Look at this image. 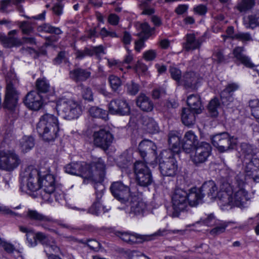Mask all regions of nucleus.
Wrapping results in <instances>:
<instances>
[{"label":"nucleus","mask_w":259,"mask_h":259,"mask_svg":"<svg viewBox=\"0 0 259 259\" xmlns=\"http://www.w3.org/2000/svg\"><path fill=\"white\" fill-rule=\"evenodd\" d=\"M22 182L28 190L36 192L41 189L40 195L47 201L52 202V195L56 188V180L50 174H41L33 166H29L21 173Z\"/></svg>","instance_id":"nucleus-1"},{"label":"nucleus","mask_w":259,"mask_h":259,"mask_svg":"<svg viewBox=\"0 0 259 259\" xmlns=\"http://www.w3.org/2000/svg\"><path fill=\"white\" fill-rule=\"evenodd\" d=\"M244 184V181L242 180H239L238 177L233 186L227 181L222 180L218 193V199L221 206L244 207L249 200L248 192L243 188Z\"/></svg>","instance_id":"nucleus-2"},{"label":"nucleus","mask_w":259,"mask_h":259,"mask_svg":"<svg viewBox=\"0 0 259 259\" xmlns=\"http://www.w3.org/2000/svg\"><path fill=\"white\" fill-rule=\"evenodd\" d=\"M241 154L246 164L245 167V178L252 180L254 182H259V158L256 154L258 149L254 146L243 143L241 145Z\"/></svg>","instance_id":"nucleus-3"},{"label":"nucleus","mask_w":259,"mask_h":259,"mask_svg":"<svg viewBox=\"0 0 259 259\" xmlns=\"http://www.w3.org/2000/svg\"><path fill=\"white\" fill-rule=\"evenodd\" d=\"M36 129L45 141H53L57 138L59 131L57 117L52 114H44L40 116Z\"/></svg>","instance_id":"nucleus-4"},{"label":"nucleus","mask_w":259,"mask_h":259,"mask_svg":"<svg viewBox=\"0 0 259 259\" xmlns=\"http://www.w3.org/2000/svg\"><path fill=\"white\" fill-rule=\"evenodd\" d=\"M56 109L59 115L68 120L78 118L82 112L81 106L77 101L63 97L57 101Z\"/></svg>","instance_id":"nucleus-5"},{"label":"nucleus","mask_w":259,"mask_h":259,"mask_svg":"<svg viewBox=\"0 0 259 259\" xmlns=\"http://www.w3.org/2000/svg\"><path fill=\"white\" fill-rule=\"evenodd\" d=\"M168 231L166 229H159L155 233L150 235H140L137 233L117 232V236L127 243L133 245L141 243L144 241L154 240L159 237L163 236L167 234Z\"/></svg>","instance_id":"nucleus-6"},{"label":"nucleus","mask_w":259,"mask_h":259,"mask_svg":"<svg viewBox=\"0 0 259 259\" xmlns=\"http://www.w3.org/2000/svg\"><path fill=\"white\" fill-rule=\"evenodd\" d=\"M159 169L164 177H174L177 174L178 164L174 154L170 151H163L161 153Z\"/></svg>","instance_id":"nucleus-7"},{"label":"nucleus","mask_w":259,"mask_h":259,"mask_svg":"<svg viewBox=\"0 0 259 259\" xmlns=\"http://www.w3.org/2000/svg\"><path fill=\"white\" fill-rule=\"evenodd\" d=\"M21 163L19 155L13 150H0V169L12 171Z\"/></svg>","instance_id":"nucleus-8"},{"label":"nucleus","mask_w":259,"mask_h":259,"mask_svg":"<svg viewBox=\"0 0 259 259\" xmlns=\"http://www.w3.org/2000/svg\"><path fill=\"white\" fill-rule=\"evenodd\" d=\"M211 151L210 145L205 142H201L190 153V159L193 163L198 166L205 162Z\"/></svg>","instance_id":"nucleus-9"},{"label":"nucleus","mask_w":259,"mask_h":259,"mask_svg":"<svg viewBox=\"0 0 259 259\" xmlns=\"http://www.w3.org/2000/svg\"><path fill=\"white\" fill-rule=\"evenodd\" d=\"M134 173L136 181L140 186L147 187L152 184L153 179L151 172L144 162L137 161L135 163Z\"/></svg>","instance_id":"nucleus-10"},{"label":"nucleus","mask_w":259,"mask_h":259,"mask_svg":"<svg viewBox=\"0 0 259 259\" xmlns=\"http://www.w3.org/2000/svg\"><path fill=\"white\" fill-rule=\"evenodd\" d=\"M187 192L180 188L175 189L172 197L171 201L174 211L171 214L173 218L179 217L180 213L186 209L188 207L187 199Z\"/></svg>","instance_id":"nucleus-11"},{"label":"nucleus","mask_w":259,"mask_h":259,"mask_svg":"<svg viewBox=\"0 0 259 259\" xmlns=\"http://www.w3.org/2000/svg\"><path fill=\"white\" fill-rule=\"evenodd\" d=\"M26 216L28 219L37 223L38 226H41L46 230L59 235L58 231L50 227L52 223L55 222L54 219L50 216L45 215L36 210L30 209H28L27 211Z\"/></svg>","instance_id":"nucleus-12"},{"label":"nucleus","mask_w":259,"mask_h":259,"mask_svg":"<svg viewBox=\"0 0 259 259\" xmlns=\"http://www.w3.org/2000/svg\"><path fill=\"white\" fill-rule=\"evenodd\" d=\"M18 31L13 30L8 33V35L0 34V41L6 48H11L13 46H19L22 43L30 45L35 44V39L33 37H23L22 40L15 37L14 35L17 34Z\"/></svg>","instance_id":"nucleus-13"},{"label":"nucleus","mask_w":259,"mask_h":259,"mask_svg":"<svg viewBox=\"0 0 259 259\" xmlns=\"http://www.w3.org/2000/svg\"><path fill=\"white\" fill-rule=\"evenodd\" d=\"M211 142L219 151L224 152L233 148L236 144V139L231 137L228 133L223 132L213 136Z\"/></svg>","instance_id":"nucleus-14"},{"label":"nucleus","mask_w":259,"mask_h":259,"mask_svg":"<svg viewBox=\"0 0 259 259\" xmlns=\"http://www.w3.org/2000/svg\"><path fill=\"white\" fill-rule=\"evenodd\" d=\"M94 144L103 150H107L113 142L114 137L109 130L101 128L94 132Z\"/></svg>","instance_id":"nucleus-15"},{"label":"nucleus","mask_w":259,"mask_h":259,"mask_svg":"<svg viewBox=\"0 0 259 259\" xmlns=\"http://www.w3.org/2000/svg\"><path fill=\"white\" fill-rule=\"evenodd\" d=\"M7 83L4 106L12 110L16 106L18 100V93L15 87L17 81L14 79L12 80L7 79Z\"/></svg>","instance_id":"nucleus-16"},{"label":"nucleus","mask_w":259,"mask_h":259,"mask_svg":"<svg viewBox=\"0 0 259 259\" xmlns=\"http://www.w3.org/2000/svg\"><path fill=\"white\" fill-rule=\"evenodd\" d=\"M88 165L83 162H71L65 166V170L67 173L81 176L84 179L92 178L93 173L89 169Z\"/></svg>","instance_id":"nucleus-17"},{"label":"nucleus","mask_w":259,"mask_h":259,"mask_svg":"<svg viewBox=\"0 0 259 259\" xmlns=\"http://www.w3.org/2000/svg\"><path fill=\"white\" fill-rule=\"evenodd\" d=\"M108 109L111 114L119 115H128L131 111L127 101L121 98L112 100L108 105Z\"/></svg>","instance_id":"nucleus-18"},{"label":"nucleus","mask_w":259,"mask_h":259,"mask_svg":"<svg viewBox=\"0 0 259 259\" xmlns=\"http://www.w3.org/2000/svg\"><path fill=\"white\" fill-rule=\"evenodd\" d=\"M110 189L114 197L122 202L127 201L130 197L129 188L121 182H113Z\"/></svg>","instance_id":"nucleus-19"},{"label":"nucleus","mask_w":259,"mask_h":259,"mask_svg":"<svg viewBox=\"0 0 259 259\" xmlns=\"http://www.w3.org/2000/svg\"><path fill=\"white\" fill-rule=\"evenodd\" d=\"M24 103L29 109L36 111L42 106V98L38 92L32 91L25 96Z\"/></svg>","instance_id":"nucleus-20"},{"label":"nucleus","mask_w":259,"mask_h":259,"mask_svg":"<svg viewBox=\"0 0 259 259\" xmlns=\"http://www.w3.org/2000/svg\"><path fill=\"white\" fill-rule=\"evenodd\" d=\"M91 71L92 69L90 67H76L69 71V77L75 82L85 81L91 77Z\"/></svg>","instance_id":"nucleus-21"},{"label":"nucleus","mask_w":259,"mask_h":259,"mask_svg":"<svg viewBox=\"0 0 259 259\" xmlns=\"http://www.w3.org/2000/svg\"><path fill=\"white\" fill-rule=\"evenodd\" d=\"M199 143L197 136L192 131H189L185 134L182 148L186 153H189Z\"/></svg>","instance_id":"nucleus-22"},{"label":"nucleus","mask_w":259,"mask_h":259,"mask_svg":"<svg viewBox=\"0 0 259 259\" xmlns=\"http://www.w3.org/2000/svg\"><path fill=\"white\" fill-rule=\"evenodd\" d=\"M245 49L243 47H236L233 50V55L236 64H242L246 67L253 68L254 65L250 58L244 54Z\"/></svg>","instance_id":"nucleus-23"},{"label":"nucleus","mask_w":259,"mask_h":259,"mask_svg":"<svg viewBox=\"0 0 259 259\" xmlns=\"http://www.w3.org/2000/svg\"><path fill=\"white\" fill-rule=\"evenodd\" d=\"M104 50L102 46L98 47H85L82 50H77L76 52V58L81 60L87 56L91 57L95 55L97 58L100 57L101 55L104 54Z\"/></svg>","instance_id":"nucleus-24"},{"label":"nucleus","mask_w":259,"mask_h":259,"mask_svg":"<svg viewBox=\"0 0 259 259\" xmlns=\"http://www.w3.org/2000/svg\"><path fill=\"white\" fill-rule=\"evenodd\" d=\"M89 169L92 171L95 177L99 178V181H103L105 177V164L101 158L94 159L90 164H88Z\"/></svg>","instance_id":"nucleus-25"},{"label":"nucleus","mask_w":259,"mask_h":259,"mask_svg":"<svg viewBox=\"0 0 259 259\" xmlns=\"http://www.w3.org/2000/svg\"><path fill=\"white\" fill-rule=\"evenodd\" d=\"M156 146L155 144L151 141L148 140H144L141 141L138 147L139 152L140 156L142 157L145 161L147 163L148 162L149 160L145 159V157L148 151H151L152 155L155 157L156 156Z\"/></svg>","instance_id":"nucleus-26"},{"label":"nucleus","mask_w":259,"mask_h":259,"mask_svg":"<svg viewBox=\"0 0 259 259\" xmlns=\"http://www.w3.org/2000/svg\"><path fill=\"white\" fill-rule=\"evenodd\" d=\"M239 85L235 83L228 84L226 88L221 93V99L223 104L228 105L234 100V92L238 90Z\"/></svg>","instance_id":"nucleus-27"},{"label":"nucleus","mask_w":259,"mask_h":259,"mask_svg":"<svg viewBox=\"0 0 259 259\" xmlns=\"http://www.w3.org/2000/svg\"><path fill=\"white\" fill-rule=\"evenodd\" d=\"M199 190L203 197L207 196L211 199L215 198L217 195L218 197L219 191H218V187L213 181H208L204 182Z\"/></svg>","instance_id":"nucleus-28"},{"label":"nucleus","mask_w":259,"mask_h":259,"mask_svg":"<svg viewBox=\"0 0 259 259\" xmlns=\"http://www.w3.org/2000/svg\"><path fill=\"white\" fill-rule=\"evenodd\" d=\"M198 78L196 73L193 71L186 72L183 76L182 82L186 89L194 90L196 89Z\"/></svg>","instance_id":"nucleus-29"},{"label":"nucleus","mask_w":259,"mask_h":259,"mask_svg":"<svg viewBox=\"0 0 259 259\" xmlns=\"http://www.w3.org/2000/svg\"><path fill=\"white\" fill-rule=\"evenodd\" d=\"M136 105L142 111L145 112L151 111L154 107L151 99L144 94H140L137 98Z\"/></svg>","instance_id":"nucleus-30"},{"label":"nucleus","mask_w":259,"mask_h":259,"mask_svg":"<svg viewBox=\"0 0 259 259\" xmlns=\"http://www.w3.org/2000/svg\"><path fill=\"white\" fill-rule=\"evenodd\" d=\"M188 204L191 206H196L201 202L203 196L199 189L196 188L191 189L187 193Z\"/></svg>","instance_id":"nucleus-31"},{"label":"nucleus","mask_w":259,"mask_h":259,"mask_svg":"<svg viewBox=\"0 0 259 259\" xmlns=\"http://www.w3.org/2000/svg\"><path fill=\"white\" fill-rule=\"evenodd\" d=\"M187 101L189 109L194 111L196 114H199L202 112L203 108L199 95H191L188 97Z\"/></svg>","instance_id":"nucleus-32"},{"label":"nucleus","mask_w":259,"mask_h":259,"mask_svg":"<svg viewBox=\"0 0 259 259\" xmlns=\"http://www.w3.org/2000/svg\"><path fill=\"white\" fill-rule=\"evenodd\" d=\"M141 123L143 128L148 133L154 134L158 131V126L155 120L151 117L145 116L141 118Z\"/></svg>","instance_id":"nucleus-33"},{"label":"nucleus","mask_w":259,"mask_h":259,"mask_svg":"<svg viewBox=\"0 0 259 259\" xmlns=\"http://www.w3.org/2000/svg\"><path fill=\"white\" fill-rule=\"evenodd\" d=\"M195 112L189 108H183L181 114V119L183 123L187 126L195 124L196 121Z\"/></svg>","instance_id":"nucleus-34"},{"label":"nucleus","mask_w":259,"mask_h":259,"mask_svg":"<svg viewBox=\"0 0 259 259\" xmlns=\"http://www.w3.org/2000/svg\"><path fill=\"white\" fill-rule=\"evenodd\" d=\"M130 213L135 215H142L147 210V204L141 200H135L130 203Z\"/></svg>","instance_id":"nucleus-35"},{"label":"nucleus","mask_w":259,"mask_h":259,"mask_svg":"<svg viewBox=\"0 0 259 259\" xmlns=\"http://www.w3.org/2000/svg\"><path fill=\"white\" fill-rule=\"evenodd\" d=\"M168 144L170 151L173 154L178 153L180 151V139L179 137L174 133H170L168 135Z\"/></svg>","instance_id":"nucleus-36"},{"label":"nucleus","mask_w":259,"mask_h":259,"mask_svg":"<svg viewBox=\"0 0 259 259\" xmlns=\"http://www.w3.org/2000/svg\"><path fill=\"white\" fill-rule=\"evenodd\" d=\"M19 146L23 153H27L34 146V139L32 136H23L19 141Z\"/></svg>","instance_id":"nucleus-37"},{"label":"nucleus","mask_w":259,"mask_h":259,"mask_svg":"<svg viewBox=\"0 0 259 259\" xmlns=\"http://www.w3.org/2000/svg\"><path fill=\"white\" fill-rule=\"evenodd\" d=\"M92 178H89L88 180L95 182L94 187L95 189L96 200L100 201L104 194L105 187L102 183L103 181H99V178L96 177L94 174Z\"/></svg>","instance_id":"nucleus-38"},{"label":"nucleus","mask_w":259,"mask_h":259,"mask_svg":"<svg viewBox=\"0 0 259 259\" xmlns=\"http://www.w3.org/2000/svg\"><path fill=\"white\" fill-rule=\"evenodd\" d=\"M201 45V42L195 38L193 34H189L186 36V42L184 44L185 49L189 51L198 49Z\"/></svg>","instance_id":"nucleus-39"},{"label":"nucleus","mask_w":259,"mask_h":259,"mask_svg":"<svg viewBox=\"0 0 259 259\" xmlns=\"http://www.w3.org/2000/svg\"><path fill=\"white\" fill-rule=\"evenodd\" d=\"M91 116L95 118L108 119L107 111L96 106L91 107L89 110Z\"/></svg>","instance_id":"nucleus-40"},{"label":"nucleus","mask_w":259,"mask_h":259,"mask_svg":"<svg viewBox=\"0 0 259 259\" xmlns=\"http://www.w3.org/2000/svg\"><path fill=\"white\" fill-rule=\"evenodd\" d=\"M35 238L42 244L46 245L47 248H51L53 251L58 249V247L55 245H50L48 237L42 232H37L35 234Z\"/></svg>","instance_id":"nucleus-41"},{"label":"nucleus","mask_w":259,"mask_h":259,"mask_svg":"<svg viewBox=\"0 0 259 259\" xmlns=\"http://www.w3.org/2000/svg\"><path fill=\"white\" fill-rule=\"evenodd\" d=\"M37 30L39 32L54 33L57 35L60 34L62 31L59 27H56L48 23L43 24L37 27Z\"/></svg>","instance_id":"nucleus-42"},{"label":"nucleus","mask_w":259,"mask_h":259,"mask_svg":"<svg viewBox=\"0 0 259 259\" xmlns=\"http://www.w3.org/2000/svg\"><path fill=\"white\" fill-rule=\"evenodd\" d=\"M36 88L37 92L40 93H48L50 88V84L47 79L45 78H38L36 81Z\"/></svg>","instance_id":"nucleus-43"},{"label":"nucleus","mask_w":259,"mask_h":259,"mask_svg":"<svg viewBox=\"0 0 259 259\" xmlns=\"http://www.w3.org/2000/svg\"><path fill=\"white\" fill-rule=\"evenodd\" d=\"M219 101L217 98L212 99L208 105V110L210 115L212 117H216L219 114L218 109L220 107Z\"/></svg>","instance_id":"nucleus-44"},{"label":"nucleus","mask_w":259,"mask_h":259,"mask_svg":"<svg viewBox=\"0 0 259 259\" xmlns=\"http://www.w3.org/2000/svg\"><path fill=\"white\" fill-rule=\"evenodd\" d=\"M247 19L248 23L246 24V28L253 29L259 26V10H257L251 15H249Z\"/></svg>","instance_id":"nucleus-45"},{"label":"nucleus","mask_w":259,"mask_h":259,"mask_svg":"<svg viewBox=\"0 0 259 259\" xmlns=\"http://www.w3.org/2000/svg\"><path fill=\"white\" fill-rule=\"evenodd\" d=\"M234 39L241 41L243 44L253 40L251 34L249 32H239L235 34Z\"/></svg>","instance_id":"nucleus-46"},{"label":"nucleus","mask_w":259,"mask_h":259,"mask_svg":"<svg viewBox=\"0 0 259 259\" xmlns=\"http://www.w3.org/2000/svg\"><path fill=\"white\" fill-rule=\"evenodd\" d=\"M255 4L254 0H243L237 5L236 8L240 12H245L251 9Z\"/></svg>","instance_id":"nucleus-47"},{"label":"nucleus","mask_w":259,"mask_h":259,"mask_svg":"<svg viewBox=\"0 0 259 259\" xmlns=\"http://www.w3.org/2000/svg\"><path fill=\"white\" fill-rule=\"evenodd\" d=\"M214 226L215 227L210 231V233L212 235H218L225 232L228 224L218 220Z\"/></svg>","instance_id":"nucleus-48"},{"label":"nucleus","mask_w":259,"mask_h":259,"mask_svg":"<svg viewBox=\"0 0 259 259\" xmlns=\"http://www.w3.org/2000/svg\"><path fill=\"white\" fill-rule=\"evenodd\" d=\"M18 26L24 34L29 35L33 32V28L30 22L26 21L19 22Z\"/></svg>","instance_id":"nucleus-49"},{"label":"nucleus","mask_w":259,"mask_h":259,"mask_svg":"<svg viewBox=\"0 0 259 259\" xmlns=\"http://www.w3.org/2000/svg\"><path fill=\"white\" fill-rule=\"evenodd\" d=\"M89 212L93 214L98 215L102 212L104 213V207L100 204V201L96 200L92 206L89 208Z\"/></svg>","instance_id":"nucleus-50"},{"label":"nucleus","mask_w":259,"mask_h":259,"mask_svg":"<svg viewBox=\"0 0 259 259\" xmlns=\"http://www.w3.org/2000/svg\"><path fill=\"white\" fill-rule=\"evenodd\" d=\"M108 81L113 91H116L121 85L120 78L114 75H111L108 77Z\"/></svg>","instance_id":"nucleus-51"},{"label":"nucleus","mask_w":259,"mask_h":259,"mask_svg":"<svg viewBox=\"0 0 259 259\" xmlns=\"http://www.w3.org/2000/svg\"><path fill=\"white\" fill-rule=\"evenodd\" d=\"M169 71L171 78L175 80L178 84H180L182 78L181 71L177 67L170 66L169 69Z\"/></svg>","instance_id":"nucleus-52"},{"label":"nucleus","mask_w":259,"mask_h":259,"mask_svg":"<svg viewBox=\"0 0 259 259\" xmlns=\"http://www.w3.org/2000/svg\"><path fill=\"white\" fill-rule=\"evenodd\" d=\"M217 221L212 214H210L205 219L201 218L200 221H197L195 224H202L204 225L211 227L215 225Z\"/></svg>","instance_id":"nucleus-53"},{"label":"nucleus","mask_w":259,"mask_h":259,"mask_svg":"<svg viewBox=\"0 0 259 259\" xmlns=\"http://www.w3.org/2000/svg\"><path fill=\"white\" fill-rule=\"evenodd\" d=\"M80 87L82 89L81 95L82 98L88 101H93L94 99L93 94L91 89L89 87H84L82 84H81Z\"/></svg>","instance_id":"nucleus-54"},{"label":"nucleus","mask_w":259,"mask_h":259,"mask_svg":"<svg viewBox=\"0 0 259 259\" xmlns=\"http://www.w3.org/2000/svg\"><path fill=\"white\" fill-rule=\"evenodd\" d=\"M84 241L86 242L85 244L95 251L98 252L103 248L101 243L95 239H88Z\"/></svg>","instance_id":"nucleus-55"},{"label":"nucleus","mask_w":259,"mask_h":259,"mask_svg":"<svg viewBox=\"0 0 259 259\" xmlns=\"http://www.w3.org/2000/svg\"><path fill=\"white\" fill-rule=\"evenodd\" d=\"M251 114L256 119H259V101L255 100L250 103Z\"/></svg>","instance_id":"nucleus-56"},{"label":"nucleus","mask_w":259,"mask_h":259,"mask_svg":"<svg viewBox=\"0 0 259 259\" xmlns=\"http://www.w3.org/2000/svg\"><path fill=\"white\" fill-rule=\"evenodd\" d=\"M156 56L157 52L154 50H149L143 53V58L147 61L154 60Z\"/></svg>","instance_id":"nucleus-57"},{"label":"nucleus","mask_w":259,"mask_h":259,"mask_svg":"<svg viewBox=\"0 0 259 259\" xmlns=\"http://www.w3.org/2000/svg\"><path fill=\"white\" fill-rule=\"evenodd\" d=\"M213 60L218 63H223L225 61V57L222 50H217L213 54Z\"/></svg>","instance_id":"nucleus-58"},{"label":"nucleus","mask_w":259,"mask_h":259,"mask_svg":"<svg viewBox=\"0 0 259 259\" xmlns=\"http://www.w3.org/2000/svg\"><path fill=\"white\" fill-rule=\"evenodd\" d=\"M127 88L128 93L132 95H135L139 91V84L133 81L127 84Z\"/></svg>","instance_id":"nucleus-59"},{"label":"nucleus","mask_w":259,"mask_h":259,"mask_svg":"<svg viewBox=\"0 0 259 259\" xmlns=\"http://www.w3.org/2000/svg\"><path fill=\"white\" fill-rule=\"evenodd\" d=\"M139 28L141 32L144 33L146 35H148V37L151 34L152 32L154 30V28H151L147 23L141 24Z\"/></svg>","instance_id":"nucleus-60"},{"label":"nucleus","mask_w":259,"mask_h":259,"mask_svg":"<svg viewBox=\"0 0 259 259\" xmlns=\"http://www.w3.org/2000/svg\"><path fill=\"white\" fill-rule=\"evenodd\" d=\"M26 236L29 246L34 247L37 245V242L36 238H35V234L34 235L31 233L30 234H26Z\"/></svg>","instance_id":"nucleus-61"},{"label":"nucleus","mask_w":259,"mask_h":259,"mask_svg":"<svg viewBox=\"0 0 259 259\" xmlns=\"http://www.w3.org/2000/svg\"><path fill=\"white\" fill-rule=\"evenodd\" d=\"M119 21V17L115 14H110L108 18V22L113 26L118 25Z\"/></svg>","instance_id":"nucleus-62"},{"label":"nucleus","mask_w":259,"mask_h":259,"mask_svg":"<svg viewBox=\"0 0 259 259\" xmlns=\"http://www.w3.org/2000/svg\"><path fill=\"white\" fill-rule=\"evenodd\" d=\"M207 11V7L203 5H199L194 8V12L200 15H204Z\"/></svg>","instance_id":"nucleus-63"},{"label":"nucleus","mask_w":259,"mask_h":259,"mask_svg":"<svg viewBox=\"0 0 259 259\" xmlns=\"http://www.w3.org/2000/svg\"><path fill=\"white\" fill-rule=\"evenodd\" d=\"M100 34L103 37L110 36L111 37H117V35L114 31L107 30L105 27L102 28L100 31Z\"/></svg>","instance_id":"nucleus-64"}]
</instances>
